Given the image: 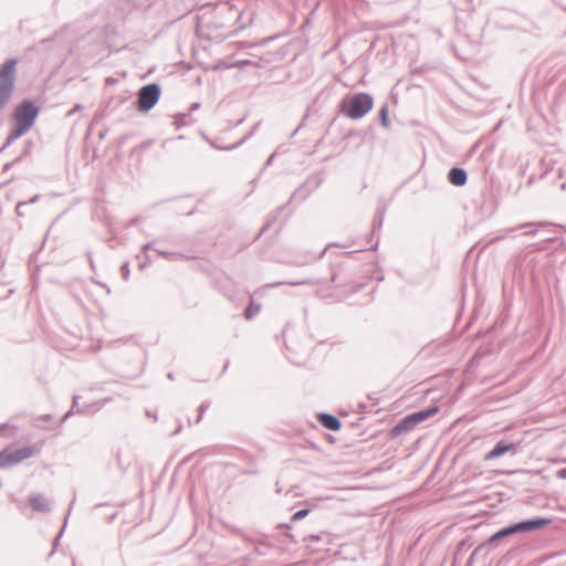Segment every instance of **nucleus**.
Segmentation results:
<instances>
[{"mask_svg": "<svg viewBox=\"0 0 566 566\" xmlns=\"http://www.w3.org/2000/svg\"><path fill=\"white\" fill-rule=\"evenodd\" d=\"M378 243H379V240L377 239V240H376V242H375L374 244H371V245H370V247H371V249L376 250V249H377Z\"/></svg>", "mask_w": 566, "mask_h": 566, "instance_id": "4d7b16f0", "label": "nucleus"}, {"mask_svg": "<svg viewBox=\"0 0 566 566\" xmlns=\"http://www.w3.org/2000/svg\"><path fill=\"white\" fill-rule=\"evenodd\" d=\"M524 227L533 228L534 224L533 223H526V224L520 226L518 228H524ZM536 232H537L536 229H530V230L525 231V234H535Z\"/></svg>", "mask_w": 566, "mask_h": 566, "instance_id": "58836bf2", "label": "nucleus"}, {"mask_svg": "<svg viewBox=\"0 0 566 566\" xmlns=\"http://www.w3.org/2000/svg\"><path fill=\"white\" fill-rule=\"evenodd\" d=\"M448 180L453 186L462 187L468 181V172L461 167H452L448 174Z\"/></svg>", "mask_w": 566, "mask_h": 566, "instance_id": "4468645a", "label": "nucleus"}, {"mask_svg": "<svg viewBox=\"0 0 566 566\" xmlns=\"http://www.w3.org/2000/svg\"><path fill=\"white\" fill-rule=\"evenodd\" d=\"M181 117L182 118L190 117V114H182Z\"/></svg>", "mask_w": 566, "mask_h": 566, "instance_id": "bf43d9fd", "label": "nucleus"}, {"mask_svg": "<svg viewBox=\"0 0 566 566\" xmlns=\"http://www.w3.org/2000/svg\"><path fill=\"white\" fill-rule=\"evenodd\" d=\"M39 199H40V196L35 195L30 200H28L27 202H28V205L35 203V202L39 201Z\"/></svg>", "mask_w": 566, "mask_h": 566, "instance_id": "09e8293b", "label": "nucleus"}, {"mask_svg": "<svg viewBox=\"0 0 566 566\" xmlns=\"http://www.w3.org/2000/svg\"><path fill=\"white\" fill-rule=\"evenodd\" d=\"M105 30H106V33L113 32V24L112 23L106 24Z\"/></svg>", "mask_w": 566, "mask_h": 566, "instance_id": "864d4df0", "label": "nucleus"}, {"mask_svg": "<svg viewBox=\"0 0 566 566\" xmlns=\"http://www.w3.org/2000/svg\"><path fill=\"white\" fill-rule=\"evenodd\" d=\"M275 158V154H272L265 161V165H264V168L265 167H269L270 165H272L273 160Z\"/></svg>", "mask_w": 566, "mask_h": 566, "instance_id": "a18cd8bd", "label": "nucleus"}, {"mask_svg": "<svg viewBox=\"0 0 566 566\" xmlns=\"http://www.w3.org/2000/svg\"><path fill=\"white\" fill-rule=\"evenodd\" d=\"M28 206V202L19 201L15 206V213L18 217H23L24 212L22 211V208Z\"/></svg>", "mask_w": 566, "mask_h": 566, "instance_id": "f704fd0d", "label": "nucleus"}, {"mask_svg": "<svg viewBox=\"0 0 566 566\" xmlns=\"http://www.w3.org/2000/svg\"><path fill=\"white\" fill-rule=\"evenodd\" d=\"M93 282H94L95 284H98V285L103 286V287L106 290L107 294H109V293H111V289H109L106 284L101 283L99 281H96V280H93Z\"/></svg>", "mask_w": 566, "mask_h": 566, "instance_id": "49530a36", "label": "nucleus"}, {"mask_svg": "<svg viewBox=\"0 0 566 566\" xmlns=\"http://www.w3.org/2000/svg\"><path fill=\"white\" fill-rule=\"evenodd\" d=\"M40 453V448L34 444L24 446L19 449L4 448L0 451V465L1 469H9L15 467L22 461L34 457Z\"/></svg>", "mask_w": 566, "mask_h": 566, "instance_id": "423d86ee", "label": "nucleus"}, {"mask_svg": "<svg viewBox=\"0 0 566 566\" xmlns=\"http://www.w3.org/2000/svg\"><path fill=\"white\" fill-rule=\"evenodd\" d=\"M271 545L266 542H259L255 544L254 546V552L258 554V555H266L268 552L271 549Z\"/></svg>", "mask_w": 566, "mask_h": 566, "instance_id": "bb28decb", "label": "nucleus"}, {"mask_svg": "<svg viewBox=\"0 0 566 566\" xmlns=\"http://www.w3.org/2000/svg\"><path fill=\"white\" fill-rule=\"evenodd\" d=\"M324 283L323 279H303L300 281H285V282H275L271 284V286H279V285H291V286H300V285H321Z\"/></svg>", "mask_w": 566, "mask_h": 566, "instance_id": "a211bd4d", "label": "nucleus"}, {"mask_svg": "<svg viewBox=\"0 0 566 566\" xmlns=\"http://www.w3.org/2000/svg\"><path fill=\"white\" fill-rule=\"evenodd\" d=\"M72 565L75 566V562L74 560L72 562Z\"/></svg>", "mask_w": 566, "mask_h": 566, "instance_id": "e2e57ef3", "label": "nucleus"}, {"mask_svg": "<svg viewBox=\"0 0 566 566\" xmlns=\"http://www.w3.org/2000/svg\"><path fill=\"white\" fill-rule=\"evenodd\" d=\"M210 403L209 402H202L199 408H198V418L196 420V423H199L202 419V416L203 413L206 412V410L209 408Z\"/></svg>", "mask_w": 566, "mask_h": 566, "instance_id": "7c9ffc66", "label": "nucleus"}, {"mask_svg": "<svg viewBox=\"0 0 566 566\" xmlns=\"http://www.w3.org/2000/svg\"><path fill=\"white\" fill-rule=\"evenodd\" d=\"M74 413V410L73 408H71L69 411H66L64 413V416L62 417L61 419V423H63L64 421H66Z\"/></svg>", "mask_w": 566, "mask_h": 566, "instance_id": "37998d69", "label": "nucleus"}, {"mask_svg": "<svg viewBox=\"0 0 566 566\" xmlns=\"http://www.w3.org/2000/svg\"><path fill=\"white\" fill-rule=\"evenodd\" d=\"M287 205H283L275 209L272 213L268 216V219L263 227L260 229L256 239L260 238L264 232H266L270 227L277 220L279 216L283 212V210L286 208Z\"/></svg>", "mask_w": 566, "mask_h": 566, "instance_id": "f3484780", "label": "nucleus"}, {"mask_svg": "<svg viewBox=\"0 0 566 566\" xmlns=\"http://www.w3.org/2000/svg\"><path fill=\"white\" fill-rule=\"evenodd\" d=\"M200 106H201V105H200V103H193V104L191 105V107H190V112H193V111L199 109V108H200Z\"/></svg>", "mask_w": 566, "mask_h": 566, "instance_id": "8fccbe9b", "label": "nucleus"}, {"mask_svg": "<svg viewBox=\"0 0 566 566\" xmlns=\"http://www.w3.org/2000/svg\"><path fill=\"white\" fill-rule=\"evenodd\" d=\"M251 21H252V18H251L250 14H249V17L247 19H244V13L243 12H240L238 14V21H237L239 23L238 28L242 29V28L245 27L247 23H250Z\"/></svg>", "mask_w": 566, "mask_h": 566, "instance_id": "c756f323", "label": "nucleus"}, {"mask_svg": "<svg viewBox=\"0 0 566 566\" xmlns=\"http://www.w3.org/2000/svg\"><path fill=\"white\" fill-rule=\"evenodd\" d=\"M9 428H11V429H13V430H17V427H15V426H11V424H9V423H1V424H0V437H1V436H3V434H4V432H6V430H7V429H9Z\"/></svg>", "mask_w": 566, "mask_h": 566, "instance_id": "c9c22d12", "label": "nucleus"}, {"mask_svg": "<svg viewBox=\"0 0 566 566\" xmlns=\"http://www.w3.org/2000/svg\"><path fill=\"white\" fill-rule=\"evenodd\" d=\"M551 523H552L551 518L537 516L534 518L523 520V521L506 525V526L500 528L494 534H492L485 542V545L495 547L499 545L500 541H502L509 536L543 530L546 526H548Z\"/></svg>", "mask_w": 566, "mask_h": 566, "instance_id": "f257e3e1", "label": "nucleus"}, {"mask_svg": "<svg viewBox=\"0 0 566 566\" xmlns=\"http://www.w3.org/2000/svg\"><path fill=\"white\" fill-rule=\"evenodd\" d=\"M73 503H74V500L72 501V503H71V505H70V507H69V511H67L66 516L64 517V521H63V525H62L61 531L57 533V535H56V536L54 537V539H53V543H52V545H53V549H52V552L50 553V556H51V555H53L54 551L56 549V547H57V545H59V543H60V541H61V538H62V536H63L64 530H65V527H66V525H67V521H69V516H70V514H71V510H72V505H73Z\"/></svg>", "mask_w": 566, "mask_h": 566, "instance_id": "5701e85b", "label": "nucleus"}, {"mask_svg": "<svg viewBox=\"0 0 566 566\" xmlns=\"http://www.w3.org/2000/svg\"><path fill=\"white\" fill-rule=\"evenodd\" d=\"M203 21H205V17H199L198 18V21H197V33L198 34L201 33V30H202V28L205 25Z\"/></svg>", "mask_w": 566, "mask_h": 566, "instance_id": "e433bc0d", "label": "nucleus"}, {"mask_svg": "<svg viewBox=\"0 0 566 566\" xmlns=\"http://www.w3.org/2000/svg\"><path fill=\"white\" fill-rule=\"evenodd\" d=\"M120 273H122L123 279H124L125 281H127V280H128V277H129V273H130L128 262H125V263H123V264H122V266H120Z\"/></svg>", "mask_w": 566, "mask_h": 566, "instance_id": "2f4dec72", "label": "nucleus"}, {"mask_svg": "<svg viewBox=\"0 0 566 566\" xmlns=\"http://www.w3.org/2000/svg\"><path fill=\"white\" fill-rule=\"evenodd\" d=\"M155 252L167 261H178L186 259V255L180 252L167 251L161 249H155Z\"/></svg>", "mask_w": 566, "mask_h": 566, "instance_id": "412c9836", "label": "nucleus"}, {"mask_svg": "<svg viewBox=\"0 0 566 566\" xmlns=\"http://www.w3.org/2000/svg\"><path fill=\"white\" fill-rule=\"evenodd\" d=\"M40 114V107L31 99L20 102L13 112L14 126L28 133Z\"/></svg>", "mask_w": 566, "mask_h": 566, "instance_id": "39448f33", "label": "nucleus"}, {"mask_svg": "<svg viewBox=\"0 0 566 566\" xmlns=\"http://www.w3.org/2000/svg\"><path fill=\"white\" fill-rule=\"evenodd\" d=\"M176 0H133V7L139 11L155 9L161 11L170 4H175Z\"/></svg>", "mask_w": 566, "mask_h": 566, "instance_id": "f8f14e48", "label": "nucleus"}, {"mask_svg": "<svg viewBox=\"0 0 566 566\" xmlns=\"http://www.w3.org/2000/svg\"><path fill=\"white\" fill-rule=\"evenodd\" d=\"M253 135V132L249 133L248 135H245L243 138H241L239 142L232 144V145H229V146H220L218 145L214 140H211V139H208L206 138V140L211 145V147H213L214 149L217 150H226V151H229V150H233V149H237L239 148L241 145H243L248 139L251 138V136Z\"/></svg>", "mask_w": 566, "mask_h": 566, "instance_id": "6ab92c4d", "label": "nucleus"}, {"mask_svg": "<svg viewBox=\"0 0 566 566\" xmlns=\"http://www.w3.org/2000/svg\"><path fill=\"white\" fill-rule=\"evenodd\" d=\"M180 430H181V426H180V427H179V428L174 432V434L179 433V432H180Z\"/></svg>", "mask_w": 566, "mask_h": 566, "instance_id": "13d9d810", "label": "nucleus"}, {"mask_svg": "<svg viewBox=\"0 0 566 566\" xmlns=\"http://www.w3.org/2000/svg\"><path fill=\"white\" fill-rule=\"evenodd\" d=\"M29 504L36 512L46 513L51 511L50 501L42 494L30 495Z\"/></svg>", "mask_w": 566, "mask_h": 566, "instance_id": "2eb2a0df", "label": "nucleus"}, {"mask_svg": "<svg viewBox=\"0 0 566 566\" xmlns=\"http://www.w3.org/2000/svg\"><path fill=\"white\" fill-rule=\"evenodd\" d=\"M545 240H546V241H554V239H553V238H547V239H545Z\"/></svg>", "mask_w": 566, "mask_h": 566, "instance_id": "680f3d73", "label": "nucleus"}, {"mask_svg": "<svg viewBox=\"0 0 566 566\" xmlns=\"http://www.w3.org/2000/svg\"><path fill=\"white\" fill-rule=\"evenodd\" d=\"M556 476L558 479H562V480H566V467L563 468V469H559L557 472H556Z\"/></svg>", "mask_w": 566, "mask_h": 566, "instance_id": "a19ab883", "label": "nucleus"}, {"mask_svg": "<svg viewBox=\"0 0 566 566\" xmlns=\"http://www.w3.org/2000/svg\"><path fill=\"white\" fill-rule=\"evenodd\" d=\"M228 367H229V361L224 364V366L222 368V374H224L228 370Z\"/></svg>", "mask_w": 566, "mask_h": 566, "instance_id": "6e6d98bb", "label": "nucleus"}, {"mask_svg": "<svg viewBox=\"0 0 566 566\" xmlns=\"http://www.w3.org/2000/svg\"><path fill=\"white\" fill-rule=\"evenodd\" d=\"M78 399H80V397H78V396H73V399H72V407H71V408H73V410H74V409H76V412H77V413H81V412H83V411H84V409H85L86 407H78Z\"/></svg>", "mask_w": 566, "mask_h": 566, "instance_id": "473e14b6", "label": "nucleus"}, {"mask_svg": "<svg viewBox=\"0 0 566 566\" xmlns=\"http://www.w3.org/2000/svg\"><path fill=\"white\" fill-rule=\"evenodd\" d=\"M27 133L19 129L18 127H13V129L9 133L6 143L0 148V153L3 151L7 147H9L13 142L25 135Z\"/></svg>", "mask_w": 566, "mask_h": 566, "instance_id": "4be33fe9", "label": "nucleus"}, {"mask_svg": "<svg viewBox=\"0 0 566 566\" xmlns=\"http://www.w3.org/2000/svg\"><path fill=\"white\" fill-rule=\"evenodd\" d=\"M38 419L43 420V421H49L52 419V415L51 413L41 415L38 417Z\"/></svg>", "mask_w": 566, "mask_h": 566, "instance_id": "c03bdc74", "label": "nucleus"}, {"mask_svg": "<svg viewBox=\"0 0 566 566\" xmlns=\"http://www.w3.org/2000/svg\"><path fill=\"white\" fill-rule=\"evenodd\" d=\"M521 450L520 443L510 442L506 440L497 441L494 447L484 455L485 461L495 460L505 455L506 453H511L512 455H516Z\"/></svg>", "mask_w": 566, "mask_h": 566, "instance_id": "9d476101", "label": "nucleus"}, {"mask_svg": "<svg viewBox=\"0 0 566 566\" xmlns=\"http://www.w3.org/2000/svg\"><path fill=\"white\" fill-rule=\"evenodd\" d=\"M111 400H112L111 397L104 399L105 402L111 401Z\"/></svg>", "mask_w": 566, "mask_h": 566, "instance_id": "052dcab7", "label": "nucleus"}, {"mask_svg": "<svg viewBox=\"0 0 566 566\" xmlns=\"http://www.w3.org/2000/svg\"><path fill=\"white\" fill-rule=\"evenodd\" d=\"M245 65H254V63L250 60H239L232 64V66L239 67V69H241Z\"/></svg>", "mask_w": 566, "mask_h": 566, "instance_id": "72a5a7b5", "label": "nucleus"}, {"mask_svg": "<svg viewBox=\"0 0 566 566\" xmlns=\"http://www.w3.org/2000/svg\"><path fill=\"white\" fill-rule=\"evenodd\" d=\"M374 106V97L369 93L346 95L340 104V112L350 119H360Z\"/></svg>", "mask_w": 566, "mask_h": 566, "instance_id": "f03ea898", "label": "nucleus"}, {"mask_svg": "<svg viewBox=\"0 0 566 566\" xmlns=\"http://www.w3.org/2000/svg\"><path fill=\"white\" fill-rule=\"evenodd\" d=\"M324 182V172L317 171L310 175L306 180L296 188L290 197V200L286 205H290L293 201L302 202L310 195H312L321 185Z\"/></svg>", "mask_w": 566, "mask_h": 566, "instance_id": "6e6552de", "label": "nucleus"}, {"mask_svg": "<svg viewBox=\"0 0 566 566\" xmlns=\"http://www.w3.org/2000/svg\"><path fill=\"white\" fill-rule=\"evenodd\" d=\"M388 114H389L388 104L385 103L381 106V108L379 109V120L384 128H389V126H390Z\"/></svg>", "mask_w": 566, "mask_h": 566, "instance_id": "b1692460", "label": "nucleus"}, {"mask_svg": "<svg viewBox=\"0 0 566 566\" xmlns=\"http://www.w3.org/2000/svg\"><path fill=\"white\" fill-rule=\"evenodd\" d=\"M311 512V509L308 507H305V509H301L298 511H296L293 515H292V521L293 522H297V521H301L303 520L304 517H306Z\"/></svg>", "mask_w": 566, "mask_h": 566, "instance_id": "cd10ccee", "label": "nucleus"}, {"mask_svg": "<svg viewBox=\"0 0 566 566\" xmlns=\"http://www.w3.org/2000/svg\"><path fill=\"white\" fill-rule=\"evenodd\" d=\"M317 420L321 423V426L331 431H338L342 428L340 420L332 413L319 412L317 413Z\"/></svg>", "mask_w": 566, "mask_h": 566, "instance_id": "ddd939ff", "label": "nucleus"}, {"mask_svg": "<svg viewBox=\"0 0 566 566\" xmlns=\"http://www.w3.org/2000/svg\"><path fill=\"white\" fill-rule=\"evenodd\" d=\"M363 287V284H356L350 289V292H357L359 289Z\"/></svg>", "mask_w": 566, "mask_h": 566, "instance_id": "603ef678", "label": "nucleus"}, {"mask_svg": "<svg viewBox=\"0 0 566 566\" xmlns=\"http://www.w3.org/2000/svg\"><path fill=\"white\" fill-rule=\"evenodd\" d=\"M167 378H168L169 380H174V379H175V375H174V373H172V371H169V373L167 374Z\"/></svg>", "mask_w": 566, "mask_h": 566, "instance_id": "5fc2aeb1", "label": "nucleus"}, {"mask_svg": "<svg viewBox=\"0 0 566 566\" xmlns=\"http://www.w3.org/2000/svg\"><path fill=\"white\" fill-rule=\"evenodd\" d=\"M135 11L133 0H112L107 7V14L113 22L125 21Z\"/></svg>", "mask_w": 566, "mask_h": 566, "instance_id": "1a4fd4ad", "label": "nucleus"}, {"mask_svg": "<svg viewBox=\"0 0 566 566\" xmlns=\"http://www.w3.org/2000/svg\"><path fill=\"white\" fill-rule=\"evenodd\" d=\"M80 109H82L81 104H76L72 109L67 112V116H73L75 113H77Z\"/></svg>", "mask_w": 566, "mask_h": 566, "instance_id": "79ce46f5", "label": "nucleus"}, {"mask_svg": "<svg viewBox=\"0 0 566 566\" xmlns=\"http://www.w3.org/2000/svg\"><path fill=\"white\" fill-rule=\"evenodd\" d=\"M15 57L8 59L0 65V111L10 102L17 81Z\"/></svg>", "mask_w": 566, "mask_h": 566, "instance_id": "7ed1b4c3", "label": "nucleus"}, {"mask_svg": "<svg viewBox=\"0 0 566 566\" xmlns=\"http://www.w3.org/2000/svg\"><path fill=\"white\" fill-rule=\"evenodd\" d=\"M308 539H311L312 542H318L321 539V535L312 534L308 536Z\"/></svg>", "mask_w": 566, "mask_h": 566, "instance_id": "de8ad7c7", "label": "nucleus"}, {"mask_svg": "<svg viewBox=\"0 0 566 566\" xmlns=\"http://www.w3.org/2000/svg\"><path fill=\"white\" fill-rule=\"evenodd\" d=\"M331 282L335 287H345L352 283V270L347 263L332 266Z\"/></svg>", "mask_w": 566, "mask_h": 566, "instance_id": "9b49d317", "label": "nucleus"}, {"mask_svg": "<svg viewBox=\"0 0 566 566\" xmlns=\"http://www.w3.org/2000/svg\"><path fill=\"white\" fill-rule=\"evenodd\" d=\"M260 311V304H254L253 302L244 310V317L247 319H252L258 312Z\"/></svg>", "mask_w": 566, "mask_h": 566, "instance_id": "a878e982", "label": "nucleus"}, {"mask_svg": "<svg viewBox=\"0 0 566 566\" xmlns=\"http://www.w3.org/2000/svg\"><path fill=\"white\" fill-rule=\"evenodd\" d=\"M87 258H88V262H90L91 268L94 269V261H93L91 252H87Z\"/></svg>", "mask_w": 566, "mask_h": 566, "instance_id": "3c124183", "label": "nucleus"}, {"mask_svg": "<svg viewBox=\"0 0 566 566\" xmlns=\"http://www.w3.org/2000/svg\"><path fill=\"white\" fill-rule=\"evenodd\" d=\"M439 412L437 405H431L424 409L411 412L401 418L391 429L390 437L397 438L401 434L408 433L413 430L418 424L426 421L430 417Z\"/></svg>", "mask_w": 566, "mask_h": 566, "instance_id": "20e7f679", "label": "nucleus"}, {"mask_svg": "<svg viewBox=\"0 0 566 566\" xmlns=\"http://www.w3.org/2000/svg\"><path fill=\"white\" fill-rule=\"evenodd\" d=\"M155 241H150V242H147L143 245L142 248V252L145 254V258L148 259L147 254H146V251L148 249H153V245H154Z\"/></svg>", "mask_w": 566, "mask_h": 566, "instance_id": "4c0bfd02", "label": "nucleus"}, {"mask_svg": "<svg viewBox=\"0 0 566 566\" xmlns=\"http://www.w3.org/2000/svg\"><path fill=\"white\" fill-rule=\"evenodd\" d=\"M273 39H274L273 36H270V38L262 39L259 42H245L244 41V42H240L239 45H240V49L262 46V45H265L266 43L271 42Z\"/></svg>", "mask_w": 566, "mask_h": 566, "instance_id": "393cba45", "label": "nucleus"}, {"mask_svg": "<svg viewBox=\"0 0 566 566\" xmlns=\"http://www.w3.org/2000/svg\"><path fill=\"white\" fill-rule=\"evenodd\" d=\"M307 118V115H304V117L302 118L300 125L293 130V133L291 134V138L294 137L297 132L301 129V127L304 125L305 120Z\"/></svg>", "mask_w": 566, "mask_h": 566, "instance_id": "ea45409f", "label": "nucleus"}, {"mask_svg": "<svg viewBox=\"0 0 566 566\" xmlns=\"http://www.w3.org/2000/svg\"><path fill=\"white\" fill-rule=\"evenodd\" d=\"M385 213H386V207H381V208L377 209L376 214L373 220L371 233H370V238L368 239V243H371L375 232L379 231L381 229L382 223H384Z\"/></svg>", "mask_w": 566, "mask_h": 566, "instance_id": "dca6fc26", "label": "nucleus"}, {"mask_svg": "<svg viewBox=\"0 0 566 566\" xmlns=\"http://www.w3.org/2000/svg\"><path fill=\"white\" fill-rule=\"evenodd\" d=\"M28 150L25 149L23 154H21L20 156H18L17 158H14L13 160L7 163L3 168H2V171L3 172H7L9 171L11 168H13L14 166H17L21 160H22V157L24 154H27Z\"/></svg>", "mask_w": 566, "mask_h": 566, "instance_id": "c85d7f7f", "label": "nucleus"}, {"mask_svg": "<svg viewBox=\"0 0 566 566\" xmlns=\"http://www.w3.org/2000/svg\"><path fill=\"white\" fill-rule=\"evenodd\" d=\"M331 245H332V244H328L327 247H325V248L323 249V251H322L318 255L308 254V255H306V256H303V258H300V259L295 260L293 263H294L295 265H297V266L308 265V264H311L313 261L322 259V258L325 255V253H326L327 249H328Z\"/></svg>", "mask_w": 566, "mask_h": 566, "instance_id": "aec40b11", "label": "nucleus"}, {"mask_svg": "<svg viewBox=\"0 0 566 566\" xmlns=\"http://www.w3.org/2000/svg\"><path fill=\"white\" fill-rule=\"evenodd\" d=\"M160 96L161 87L158 83L146 84L137 93L136 108L140 113H148L157 105Z\"/></svg>", "mask_w": 566, "mask_h": 566, "instance_id": "0eeeda50", "label": "nucleus"}]
</instances>
